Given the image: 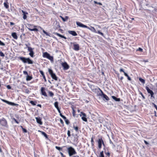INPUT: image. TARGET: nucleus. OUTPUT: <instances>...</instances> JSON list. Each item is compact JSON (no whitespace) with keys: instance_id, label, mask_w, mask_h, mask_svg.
<instances>
[{"instance_id":"obj_1","label":"nucleus","mask_w":157,"mask_h":157,"mask_svg":"<svg viewBox=\"0 0 157 157\" xmlns=\"http://www.w3.org/2000/svg\"><path fill=\"white\" fill-rule=\"evenodd\" d=\"M76 24L77 26H78L79 27H82V28H87V29H90V30H91V31H93L94 32L98 33L101 35L102 36H104V35L103 33L101 32L100 30H98L97 31H96V30H95V29L94 28V27L91 26L90 27L91 28H90L87 26L83 24L82 23H81L79 21H76Z\"/></svg>"},{"instance_id":"obj_2","label":"nucleus","mask_w":157,"mask_h":157,"mask_svg":"<svg viewBox=\"0 0 157 157\" xmlns=\"http://www.w3.org/2000/svg\"><path fill=\"white\" fill-rule=\"evenodd\" d=\"M94 86V85H90V88L92 92L96 94L97 96H100L101 95V93L102 91L97 86L96 88H93Z\"/></svg>"},{"instance_id":"obj_3","label":"nucleus","mask_w":157,"mask_h":157,"mask_svg":"<svg viewBox=\"0 0 157 157\" xmlns=\"http://www.w3.org/2000/svg\"><path fill=\"white\" fill-rule=\"evenodd\" d=\"M0 126L3 128H8L9 127L6 120L4 117L0 119Z\"/></svg>"},{"instance_id":"obj_4","label":"nucleus","mask_w":157,"mask_h":157,"mask_svg":"<svg viewBox=\"0 0 157 157\" xmlns=\"http://www.w3.org/2000/svg\"><path fill=\"white\" fill-rule=\"evenodd\" d=\"M19 59L24 63H28L29 64H32L33 63V61L29 58L20 57Z\"/></svg>"},{"instance_id":"obj_5","label":"nucleus","mask_w":157,"mask_h":157,"mask_svg":"<svg viewBox=\"0 0 157 157\" xmlns=\"http://www.w3.org/2000/svg\"><path fill=\"white\" fill-rule=\"evenodd\" d=\"M43 57L44 58H46L50 60L51 62H54V58L53 56H52L50 55L47 52H43Z\"/></svg>"},{"instance_id":"obj_6","label":"nucleus","mask_w":157,"mask_h":157,"mask_svg":"<svg viewBox=\"0 0 157 157\" xmlns=\"http://www.w3.org/2000/svg\"><path fill=\"white\" fill-rule=\"evenodd\" d=\"M67 152L70 157L77 154L75 149L71 147H70L67 148Z\"/></svg>"},{"instance_id":"obj_7","label":"nucleus","mask_w":157,"mask_h":157,"mask_svg":"<svg viewBox=\"0 0 157 157\" xmlns=\"http://www.w3.org/2000/svg\"><path fill=\"white\" fill-rule=\"evenodd\" d=\"M97 142L98 143V147L99 149H100L101 148L102 144H103L104 146H105V145L101 136L99 138H98L97 140Z\"/></svg>"},{"instance_id":"obj_8","label":"nucleus","mask_w":157,"mask_h":157,"mask_svg":"<svg viewBox=\"0 0 157 157\" xmlns=\"http://www.w3.org/2000/svg\"><path fill=\"white\" fill-rule=\"evenodd\" d=\"M27 26L28 27V28L29 31H35L36 32H37L38 31V29L36 28L37 27L36 25L33 26V25L28 24Z\"/></svg>"},{"instance_id":"obj_9","label":"nucleus","mask_w":157,"mask_h":157,"mask_svg":"<svg viewBox=\"0 0 157 157\" xmlns=\"http://www.w3.org/2000/svg\"><path fill=\"white\" fill-rule=\"evenodd\" d=\"M25 45L26 48H28V50L29 52V55L31 57H33L34 56V54L33 51L34 48L29 47L27 44H25Z\"/></svg>"},{"instance_id":"obj_10","label":"nucleus","mask_w":157,"mask_h":157,"mask_svg":"<svg viewBox=\"0 0 157 157\" xmlns=\"http://www.w3.org/2000/svg\"><path fill=\"white\" fill-rule=\"evenodd\" d=\"M48 71L52 78L56 81L57 80L58 78L56 74L53 73V71L50 69H48Z\"/></svg>"},{"instance_id":"obj_11","label":"nucleus","mask_w":157,"mask_h":157,"mask_svg":"<svg viewBox=\"0 0 157 157\" xmlns=\"http://www.w3.org/2000/svg\"><path fill=\"white\" fill-rule=\"evenodd\" d=\"M82 116L81 117L82 120L85 122H87V120L86 118V114L84 113L81 112L80 113V117H82Z\"/></svg>"},{"instance_id":"obj_12","label":"nucleus","mask_w":157,"mask_h":157,"mask_svg":"<svg viewBox=\"0 0 157 157\" xmlns=\"http://www.w3.org/2000/svg\"><path fill=\"white\" fill-rule=\"evenodd\" d=\"M41 94V95L45 97H47V95L45 91V88L44 87H41L40 89Z\"/></svg>"},{"instance_id":"obj_13","label":"nucleus","mask_w":157,"mask_h":157,"mask_svg":"<svg viewBox=\"0 0 157 157\" xmlns=\"http://www.w3.org/2000/svg\"><path fill=\"white\" fill-rule=\"evenodd\" d=\"M145 88L147 90V92L148 93H149L150 94L151 96V97H153L154 93V92H153V91L151 90L147 86H146L145 87Z\"/></svg>"},{"instance_id":"obj_14","label":"nucleus","mask_w":157,"mask_h":157,"mask_svg":"<svg viewBox=\"0 0 157 157\" xmlns=\"http://www.w3.org/2000/svg\"><path fill=\"white\" fill-rule=\"evenodd\" d=\"M120 72H123L124 73V75L125 76L127 77V79L128 80H131L132 79L131 78L128 76V75L127 73L125 72V71L124 70V69L123 68H121L120 69Z\"/></svg>"},{"instance_id":"obj_15","label":"nucleus","mask_w":157,"mask_h":157,"mask_svg":"<svg viewBox=\"0 0 157 157\" xmlns=\"http://www.w3.org/2000/svg\"><path fill=\"white\" fill-rule=\"evenodd\" d=\"M100 96L102 97L104 100L105 99L107 101H109V99L108 96L104 94L102 91H101V95Z\"/></svg>"},{"instance_id":"obj_16","label":"nucleus","mask_w":157,"mask_h":157,"mask_svg":"<svg viewBox=\"0 0 157 157\" xmlns=\"http://www.w3.org/2000/svg\"><path fill=\"white\" fill-rule=\"evenodd\" d=\"M59 115L62 118H63L65 120V123L67 124L68 125L70 123V122L67 119L66 117L63 115L61 113H60V114H59Z\"/></svg>"},{"instance_id":"obj_17","label":"nucleus","mask_w":157,"mask_h":157,"mask_svg":"<svg viewBox=\"0 0 157 157\" xmlns=\"http://www.w3.org/2000/svg\"><path fill=\"white\" fill-rule=\"evenodd\" d=\"M62 65L64 69L67 70L69 68V65L66 62L62 63Z\"/></svg>"},{"instance_id":"obj_18","label":"nucleus","mask_w":157,"mask_h":157,"mask_svg":"<svg viewBox=\"0 0 157 157\" xmlns=\"http://www.w3.org/2000/svg\"><path fill=\"white\" fill-rule=\"evenodd\" d=\"M54 105L56 108L57 109L59 114L61 113L60 108L58 106V101H56L54 104Z\"/></svg>"},{"instance_id":"obj_19","label":"nucleus","mask_w":157,"mask_h":157,"mask_svg":"<svg viewBox=\"0 0 157 157\" xmlns=\"http://www.w3.org/2000/svg\"><path fill=\"white\" fill-rule=\"evenodd\" d=\"M73 49L76 51H78L79 49V46L78 44H76L74 43H73Z\"/></svg>"},{"instance_id":"obj_20","label":"nucleus","mask_w":157,"mask_h":157,"mask_svg":"<svg viewBox=\"0 0 157 157\" xmlns=\"http://www.w3.org/2000/svg\"><path fill=\"white\" fill-rule=\"evenodd\" d=\"M21 12L23 13V18L24 20L26 19L27 18V15L28 14V13L23 10H22Z\"/></svg>"},{"instance_id":"obj_21","label":"nucleus","mask_w":157,"mask_h":157,"mask_svg":"<svg viewBox=\"0 0 157 157\" xmlns=\"http://www.w3.org/2000/svg\"><path fill=\"white\" fill-rule=\"evenodd\" d=\"M37 122L40 125H42L43 124L42 121H41V119L40 117H36L35 118Z\"/></svg>"},{"instance_id":"obj_22","label":"nucleus","mask_w":157,"mask_h":157,"mask_svg":"<svg viewBox=\"0 0 157 157\" xmlns=\"http://www.w3.org/2000/svg\"><path fill=\"white\" fill-rule=\"evenodd\" d=\"M39 72H40V74L42 75V77H43V78L44 80V82H46L47 81V80H46V77H45V75H44V74L43 71H42L40 70L39 71Z\"/></svg>"},{"instance_id":"obj_23","label":"nucleus","mask_w":157,"mask_h":157,"mask_svg":"<svg viewBox=\"0 0 157 157\" xmlns=\"http://www.w3.org/2000/svg\"><path fill=\"white\" fill-rule=\"evenodd\" d=\"M68 33L69 34L74 36H76L77 35L76 33L74 31H69Z\"/></svg>"},{"instance_id":"obj_24","label":"nucleus","mask_w":157,"mask_h":157,"mask_svg":"<svg viewBox=\"0 0 157 157\" xmlns=\"http://www.w3.org/2000/svg\"><path fill=\"white\" fill-rule=\"evenodd\" d=\"M54 34H55V35H57V36H59L62 38H64L65 39H67V38L65 36H63V35H62L60 34H59V33H54Z\"/></svg>"},{"instance_id":"obj_25","label":"nucleus","mask_w":157,"mask_h":157,"mask_svg":"<svg viewBox=\"0 0 157 157\" xmlns=\"http://www.w3.org/2000/svg\"><path fill=\"white\" fill-rule=\"evenodd\" d=\"M12 36L15 39L17 40L18 38L17 33H13L11 34Z\"/></svg>"},{"instance_id":"obj_26","label":"nucleus","mask_w":157,"mask_h":157,"mask_svg":"<svg viewBox=\"0 0 157 157\" xmlns=\"http://www.w3.org/2000/svg\"><path fill=\"white\" fill-rule=\"evenodd\" d=\"M39 132H41L42 135H43L45 137L46 139H48L47 135L43 131H39Z\"/></svg>"},{"instance_id":"obj_27","label":"nucleus","mask_w":157,"mask_h":157,"mask_svg":"<svg viewBox=\"0 0 157 157\" xmlns=\"http://www.w3.org/2000/svg\"><path fill=\"white\" fill-rule=\"evenodd\" d=\"M73 128L75 130L76 132H78L79 128L78 126L73 125Z\"/></svg>"},{"instance_id":"obj_28","label":"nucleus","mask_w":157,"mask_h":157,"mask_svg":"<svg viewBox=\"0 0 157 157\" xmlns=\"http://www.w3.org/2000/svg\"><path fill=\"white\" fill-rule=\"evenodd\" d=\"M112 98L116 101H120V98H117L116 97L114 96H112Z\"/></svg>"},{"instance_id":"obj_29","label":"nucleus","mask_w":157,"mask_h":157,"mask_svg":"<svg viewBox=\"0 0 157 157\" xmlns=\"http://www.w3.org/2000/svg\"><path fill=\"white\" fill-rule=\"evenodd\" d=\"M4 7L6 8V9H8L9 8V6L8 5V3L7 2V0H6V2H5L4 3Z\"/></svg>"},{"instance_id":"obj_30","label":"nucleus","mask_w":157,"mask_h":157,"mask_svg":"<svg viewBox=\"0 0 157 157\" xmlns=\"http://www.w3.org/2000/svg\"><path fill=\"white\" fill-rule=\"evenodd\" d=\"M38 27H39L41 30H42L43 32L47 36H50L48 33L47 32H46L40 26H39Z\"/></svg>"},{"instance_id":"obj_31","label":"nucleus","mask_w":157,"mask_h":157,"mask_svg":"<svg viewBox=\"0 0 157 157\" xmlns=\"http://www.w3.org/2000/svg\"><path fill=\"white\" fill-rule=\"evenodd\" d=\"M65 147L66 146H63L62 147H60L57 146H56L55 147V148L59 151H62L63 150V148Z\"/></svg>"},{"instance_id":"obj_32","label":"nucleus","mask_w":157,"mask_h":157,"mask_svg":"<svg viewBox=\"0 0 157 157\" xmlns=\"http://www.w3.org/2000/svg\"><path fill=\"white\" fill-rule=\"evenodd\" d=\"M29 103L33 105H35L37 103L36 101H30Z\"/></svg>"},{"instance_id":"obj_33","label":"nucleus","mask_w":157,"mask_h":157,"mask_svg":"<svg viewBox=\"0 0 157 157\" xmlns=\"http://www.w3.org/2000/svg\"><path fill=\"white\" fill-rule=\"evenodd\" d=\"M48 92L50 97H52L54 96V94L52 91L49 90Z\"/></svg>"},{"instance_id":"obj_34","label":"nucleus","mask_w":157,"mask_h":157,"mask_svg":"<svg viewBox=\"0 0 157 157\" xmlns=\"http://www.w3.org/2000/svg\"><path fill=\"white\" fill-rule=\"evenodd\" d=\"M1 100L3 101V102H4L5 103H7L8 104H13V103L12 102H9L6 100L4 99H1Z\"/></svg>"},{"instance_id":"obj_35","label":"nucleus","mask_w":157,"mask_h":157,"mask_svg":"<svg viewBox=\"0 0 157 157\" xmlns=\"http://www.w3.org/2000/svg\"><path fill=\"white\" fill-rule=\"evenodd\" d=\"M32 78V77L31 76H30L28 75L27 76L26 80L27 81H30L31 80Z\"/></svg>"},{"instance_id":"obj_36","label":"nucleus","mask_w":157,"mask_h":157,"mask_svg":"<svg viewBox=\"0 0 157 157\" xmlns=\"http://www.w3.org/2000/svg\"><path fill=\"white\" fill-rule=\"evenodd\" d=\"M72 114L73 117H75L76 116V112L73 107H72Z\"/></svg>"},{"instance_id":"obj_37","label":"nucleus","mask_w":157,"mask_h":157,"mask_svg":"<svg viewBox=\"0 0 157 157\" xmlns=\"http://www.w3.org/2000/svg\"><path fill=\"white\" fill-rule=\"evenodd\" d=\"M60 17L62 19V20L64 21H66L67 20V19L68 18V17L67 16H66V18L65 19L62 16H60Z\"/></svg>"},{"instance_id":"obj_38","label":"nucleus","mask_w":157,"mask_h":157,"mask_svg":"<svg viewBox=\"0 0 157 157\" xmlns=\"http://www.w3.org/2000/svg\"><path fill=\"white\" fill-rule=\"evenodd\" d=\"M99 157H105L103 151L100 152Z\"/></svg>"},{"instance_id":"obj_39","label":"nucleus","mask_w":157,"mask_h":157,"mask_svg":"<svg viewBox=\"0 0 157 157\" xmlns=\"http://www.w3.org/2000/svg\"><path fill=\"white\" fill-rule=\"evenodd\" d=\"M21 127L22 129L23 132H24L26 133L27 132V130L26 129L24 128L22 126H21Z\"/></svg>"},{"instance_id":"obj_40","label":"nucleus","mask_w":157,"mask_h":157,"mask_svg":"<svg viewBox=\"0 0 157 157\" xmlns=\"http://www.w3.org/2000/svg\"><path fill=\"white\" fill-rule=\"evenodd\" d=\"M91 144L92 146L94 145V141L93 140V137H92L91 138Z\"/></svg>"},{"instance_id":"obj_41","label":"nucleus","mask_w":157,"mask_h":157,"mask_svg":"<svg viewBox=\"0 0 157 157\" xmlns=\"http://www.w3.org/2000/svg\"><path fill=\"white\" fill-rule=\"evenodd\" d=\"M67 134L68 137H70L71 136V132L70 130H68L67 131Z\"/></svg>"},{"instance_id":"obj_42","label":"nucleus","mask_w":157,"mask_h":157,"mask_svg":"<svg viewBox=\"0 0 157 157\" xmlns=\"http://www.w3.org/2000/svg\"><path fill=\"white\" fill-rule=\"evenodd\" d=\"M136 51H139L142 52H143V49L140 48H139L138 49H137Z\"/></svg>"},{"instance_id":"obj_43","label":"nucleus","mask_w":157,"mask_h":157,"mask_svg":"<svg viewBox=\"0 0 157 157\" xmlns=\"http://www.w3.org/2000/svg\"><path fill=\"white\" fill-rule=\"evenodd\" d=\"M60 123L63 126H64V122H63V120L61 118L60 119Z\"/></svg>"},{"instance_id":"obj_44","label":"nucleus","mask_w":157,"mask_h":157,"mask_svg":"<svg viewBox=\"0 0 157 157\" xmlns=\"http://www.w3.org/2000/svg\"><path fill=\"white\" fill-rule=\"evenodd\" d=\"M139 80L143 83H145V80L141 78H139Z\"/></svg>"},{"instance_id":"obj_45","label":"nucleus","mask_w":157,"mask_h":157,"mask_svg":"<svg viewBox=\"0 0 157 157\" xmlns=\"http://www.w3.org/2000/svg\"><path fill=\"white\" fill-rule=\"evenodd\" d=\"M0 56L3 57L5 56V55L3 53V52H0Z\"/></svg>"},{"instance_id":"obj_46","label":"nucleus","mask_w":157,"mask_h":157,"mask_svg":"<svg viewBox=\"0 0 157 157\" xmlns=\"http://www.w3.org/2000/svg\"><path fill=\"white\" fill-rule=\"evenodd\" d=\"M105 154L106 155L109 157L110 156V153L109 152H106L105 151Z\"/></svg>"},{"instance_id":"obj_47","label":"nucleus","mask_w":157,"mask_h":157,"mask_svg":"<svg viewBox=\"0 0 157 157\" xmlns=\"http://www.w3.org/2000/svg\"><path fill=\"white\" fill-rule=\"evenodd\" d=\"M25 92L27 94H29L30 93V91L28 89L25 90Z\"/></svg>"},{"instance_id":"obj_48","label":"nucleus","mask_w":157,"mask_h":157,"mask_svg":"<svg viewBox=\"0 0 157 157\" xmlns=\"http://www.w3.org/2000/svg\"><path fill=\"white\" fill-rule=\"evenodd\" d=\"M0 45L3 46H4L5 45V44L4 43H3L2 41H1L0 40Z\"/></svg>"},{"instance_id":"obj_49","label":"nucleus","mask_w":157,"mask_h":157,"mask_svg":"<svg viewBox=\"0 0 157 157\" xmlns=\"http://www.w3.org/2000/svg\"><path fill=\"white\" fill-rule=\"evenodd\" d=\"M60 154L62 157H66V156L64 155L62 152H60Z\"/></svg>"},{"instance_id":"obj_50","label":"nucleus","mask_w":157,"mask_h":157,"mask_svg":"<svg viewBox=\"0 0 157 157\" xmlns=\"http://www.w3.org/2000/svg\"><path fill=\"white\" fill-rule=\"evenodd\" d=\"M13 120H14L15 122L17 123V124H19V122H18V121H17V120L15 118H13Z\"/></svg>"},{"instance_id":"obj_51","label":"nucleus","mask_w":157,"mask_h":157,"mask_svg":"<svg viewBox=\"0 0 157 157\" xmlns=\"http://www.w3.org/2000/svg\"><path fill=\"white\" fill-rule=\"evenodd\" d=\"M23 72L24 75H27V76L28 75V73L27 71H24Z\"/></svg>"},{"instance_id":"obj_52","label":"nucleus","mask_w":157,"mask_h":157,"mask_svg":"<svg viewBox=\"0 0 157 157\" xmlns=\"http://www.w3.org/2000/svg\"><path fill=\"white\" fill-rule=\"evenodd\" d=\"M152 105L156 109H157V106L155 103H152Z\"/></svg>"},{"instance_id":"obj_53","label":"nucleus","mask_w":157,"mask_h":157,"mask_svg":"<svg viewBox=\"0 0 157 157\" xmlns=\"http://www.w3.org/2000/svg\"><path fill=\"white\" fill-rule=\"evenodd\" d=\"M6 87L8 89H11V87L9 85H7Z\"/></svg>"},{"instance_id":"obj_54","label":"nucleus","mask_w":157,"mask_h":157,"mask_svg":"<svg viewBox=\"0 0 157 157\" xmlns=\"http://www.w3.org/2000/svg\"><path fill=\"white\" fill-rule=\"evenodd\" d=\"M140 94L141 95L142 97H143V98L144 99H145V98L144 96V95L141 92H140Z\"/></svg>"},{"instance_id":"obj_55","label":"nucleus","mask_w":157,"mask_h":157,"mask_svg":"<svg viewBox=\"0 0 157 157\" xmlns=\"http://www.w3.org/2000/svg\"><path fill=\"white\" fill-rule=\"evenodd\" d=\"M144 142L146 144L148 145L149 144V143L146 141L144 140Z\"/></svg>"},{"instance_id":"obj_56","label":"nucleus","mask_w":157,"mask_h":157,"mask_svg":"<svg viewBox=\"0 0 157 157\" xmlns=\"http://www.w3.org/2000/svg\"><path fill=\"white\" fill-rule=\"evenodd\" d=\"M10 25H15L14 23L13 22H10Z\"/></svg>"},{"instance_id":"obj_57","label":"nucleus","mask_w":157,"mask_h":157,"mask_svg":"<svg viewBox=\"0 0 157 157\" xmlns=\"http://www.w3.org/2000/svg\"><path fill=\"white\" fill-rule=\"evenodd\" d=\"M155 92L157 93V86H156V88H155Z\"/></svg>"},{"instance_id":"obj_58","label":"nucleus","mask_w":157,"mask_h":157,"mask_svg":"<svg viewBox=\"0 0 157 157\" xmlns=\"http://www.w3.org/2000/svg\"><path fill=\"white\" fill-rule=\"evenodd\" d=\"M72 157H79L78 155H75L73 156Z\"/></svg>"},{"instance_id":"obj_59","label":"nucleus","mask_w":157,"mask_h":157,"mask_svg":"<svg viewBox=\"0 0 157 157\" xmlns=\"http://www.w3.org/2000/svg\"><path fill=\"white\" fill-rule=\"evenodd\" d=\"M37 106H39L40 108L41 107V105L40 104H38Z\"/></svg>"},{"instance_id":"obj_60","label":"nucleus","mask_w":157,"mask_h":157,"mask_svg":"<svg viewBox=\"0 0 157 157\" xmlns=\"http://www.w3.org/2000/svg\"><path fill=\"white\" fill-rule=\"evenodd\" d=\"M98 5H100V6H101L102 5V4L101 3V2H98Z\"/></svg>"},{"instance_id":"obj_61","label":"nucleus","mask_w":157,"mask_h":157,"mask_svg":"<svg viewBox=\"0 0 157 157\" xmlns=\"http://www.w3.org/2000/svg\"><path fill=\"white\" fill-rule=\"evenodd\" d=\"M120 79L121 80H122L123 79V77L122 76L120 78Z\"/></svg>"},{"instance_id":"obj_62","label":"nucleus","mask_w":157,"mask_h":157,"mask_svg":"<svg viewBox=\"0 0 157 157\" xmlns=\"http://www.w3.org/2000/svg\"><path fill=\"white\" fill-rule=\"evenodd\" d=\"M94 3L95 4H98V2H97L96 1H94Z\"/></svg>"},{"instance_id":"obj_63","label":"nucleus","mask_w":157,"mask_h":157,"mask_svg":"<svg viewBox=\"0 0 157 157\" xmlns=\"http://www.w3.org/2000/svg\"><path fill=\"white\" fill-rule=\"evenodd\" d=\"M110 144H113V142L111 141H110Z\"/></svg>"},{"instance_id":"obj_64","label":"nucleus","mask_w":157,"mask_h":157,"mask_svg":"<svg viewBox=\"0 0 157 157\" xmlns=\"http://www.w3.org/2000/svg\"><path fill=\"white\" fill-rule=\"evenodd\" d=\"M59 30L61 31V32L63 33V30L60 29H59Z\"/></svg>"}]
</instances>
